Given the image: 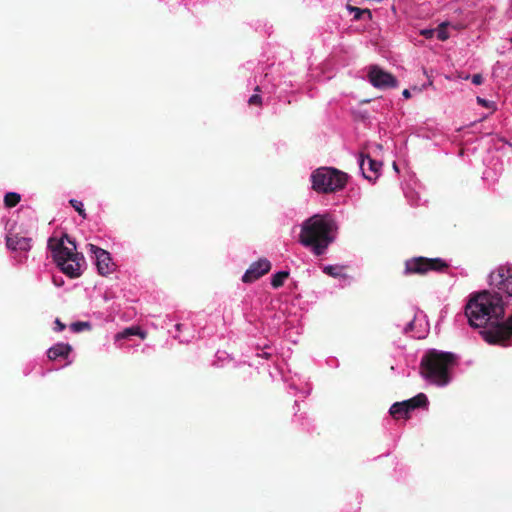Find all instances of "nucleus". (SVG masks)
<instances>
[{"label": "nucleus", "mask_w": 512, "mask_h": 512, "mask_svg": "<svg viewBox=\"0 0 512 512\" xmlns=\"http://www.w3.org/2000/svg\"><path fill=\"white\" fill-rule=\"evenodd\" d=\"M180 327H181V324L176 325L177 330H180Z\"/></svg>", "instance_id": "nucleus-32"}, {"label": "nucleus", "mask_w": 512, "mask_h": 512, "mask_svg": "<svg viewBox=\"0 0 512 512\" xmlns=\"http://www.w3.org/2000/svg\"><path fill=\"white\" fill-rule=\"evenodd\" d=\"M472 83L475 85H481L483 83V76L481 74H474L472 76Z\"/></svg>", "instance_id": "nucleus-25"}, {"label": "nucleus", "mask_w": 512, "mask_h": 512, "mask_svg": "<svg viewBox=\"0 0 512 512\" xmlns=\"http://www.w3.org/2000/svg\"><path fill=\"white\" fill-rule=\"evenodd\" d=\"M248 104L249 105H256V106H261L262 105V98L260 95L258 94H254L252 95L249 100H248Z\"/></svg>", "instance_id": "nucleus-24"}, {"label": "nucleus", "mask_w": 512, "mask_h": 512, "mask_svg": "<svg viewBox=\"0 0 512 512\" xmlns=\"http://www.w3.org/2000/svg\"><path fill=\"white\" fill-rule=\"evenodd\" d=\"M48 246L52 251L53 260L65 275L70 278L81 275L80 260H83V256L76 252L75 242L67 234L59 240L49 239Z\"/></svg>", "instance_id": "nucleus-4"}, {"label": "nucleus", "mask_w": 512, "mask_h": 512, "mask_svg": "<svg viewBox=\"0 0 512 512\" xmlns=\"http://www.w3.org/2000/svg\"><path fill=\"white\" fill-rule=\"evenodd\" d=\"M477 102L484 107H490V103L483 98L477 97Z\"/></svg>", "instance_id": "nucleus-28"}, {"label": "nucleus", "mask_w": 512, "mask_h": 512, "mask_svg": "<svg viewBox=\"0 0 512 512\" xmlns=\"http://www.w3.org/2000/svg\"><path fill=\"white\" fill-rule=\"evenodd\" d=\"M91 328H92L91 323L86 322V321H78V322H74L70 325V329L75 333H79L84 330H91Z\"/></svg>", "instance_id": "nucleus-21"}, {"label": "nucleus", "mask_w": 512, "mask_h": 512, "mask_svg": "<svg viewBox=\"0 0 512 512\" xmlns=\"http://www.w3.org/2000/svg\"><path fill=\"white\" fill-rule=\"evenodd\" d=\"M131 336H139L142 339H144L146 337V332L142 331L138 326H131L117 333L115 335V341H119L121 339H128Z\"/></svg>", "instance_id": "nucleus-15"}, {"label": "nucleus", "mask_w": 512, "mask_h": 512, "mask_svg": "<svg viewBox=\"0 0 512 512\" xmlns=\"http://www.w3.org/2000/svg\"><path fill=\"white\" fill-rule=\"evenodd\" d=\"M449 265L441 258L414 257L405 262V274L424 275L429 271L444 272Z\"/></svg>", "instance_id": "nucleus-6"}, {"label": "nucleus", "mask_w": 512, "mask_h": 512, "mask_svg": "<svg viewBox=\"0 0 512 512\" xmlns=\"http://www.w3.org/2000/svg\"><path fill=\"white\" fill-rule=\"evenodd\" d=\"M347 8L350 12L354 13V20H360L364 14H366L369 19L372 18V13L369 9H361L351 5H348Z\"/></svg>", "instance_id": "nucleus-20"}, {"label": "nucleus", "mask_w": 512, "mask_h": 512, "mask_svg": "<svg viewBox=\"0 0 512 512\" xmlns=\"http://www.w3.org/2000/svg\"><path fill=\"white\" fill-rule=\"evenodd\" d=\"M370 83L380 89L394 88L397 86V79L388 72L383 71L377 66H373L368 74Z\"/></svg>", "instance_id": "nucleus-8"}, {"label": "nucleus", "mask_w": 512, "mask_h": 512, "mask_svg": "<svg viewBox=\"0 0 512 512\" xmlns=\"http://www.w3.org/2000/svg\"><path fill=\"white\" fill-rule=\"evenodd\" d=\"M343 270H344V267L338 266V265H329V266L324 267V273H326L327 275L334 277V278L344 277L345 275L343 273Z\"/></svg>", "instance_id": "nucleus-19"}, {"label": "nucleus", "mask_w": 512, "mask_h": 512, "mask_svg": "<svg viewBox=\"0 0 512 512\" xmlns=\"http://www.w3.org/2000/svg\"><path fill=\"white\" fill-rule=\"evenodd\" d=\"M289 277L288 271H280L272 276L271 285L273 288H279L284 284V281Z\"/></svg>", "instance_id": "nucleus-17"}, {"label": "nucleus", "mask_w": 512, "mask_h": 512, "mask_svg": "<svg viewBox=\"0 0 512 512\" xmlns=\"http://www.w3.org/2000/svg\"><path fill=\"white\" fill-rule=\"evenodd\" d=\"M402 95L406 99L411 97V93H410V91L408 89H404L403 92H402Z\"/></svg>", "instance_id": "nucleus-29"}, {"label": "nucleus", "mask_w": 512, "mask_h": 512, "mask_svg": "<svg viewBox=\"0 0 512 512\" xmlns=\"http://www.w3.org/2000/svg\"><path fill=\"white\" fill-rule=\"evenodd\" d=\"M489 283L512 298V265H503L491 272Z\"/></svg>", "instance_id": "nucleus-7"}, {"label": "nucleus", "mask_w": 512, "mask_h": 512, "mask_svg": "<svg viewBox=\"0 0 512 512\" xmlns=\"http://www.w3.org/2000/svg\"><path fill=\"white\" fill-rule=\"evenodd\" d=\"M456 363V356L450 352L429 350L421 359V375L437 385H446L450 381L449 370Z\"/></svg>", "instance_id": "nucleus-3"}, {"label": "nucleus", "mask_w": 512, "mask_h": 512, "mask_svg": "<svg viewBox=\"0 0 512 512\" xmlns=\"http://www.w3.org/2000/svg\"><path fill=\"white\" fill-rule=\"evenodd\" d=\"M421 34L426 38H431L435 34V30H423Z\"/></svg>", "instance_id": "nucleus-27"}, {"label": "nucleus", "mask_w": 512, "mask_h": 512, "mask_svg": "<svg viewBox=\"0 0 512 512\" xmlns=\"http://www.w3.org/2000/svg\"><path fill=\"white\" fill-rule=\"evenodd\" d=\"M447 26H448V23L444 22L438 26L437 30H435L437 38L441 41H445L449 38V34L447 32Z\"/></svg>", "instance_id": "nucleus-22"}, {"label": "nucleus", "mask_w": 512, "mask_h": 512, "mask_svg": "<svg viewBox=\"0 0 512 512\" xmlns=\"http://www.w3.org/2000/svg\"><path fill=\"white\" fill-rule=\"evenodd\" d=\"M465 315L471 327L486 328L481 335L489 344L505 346L512 336V315L504 320L505 308L499 293L484 290L472 295Z\"/></svg>", "instance_id": "nucleus-1"}, {"label": "nucleus", "mask_w": 512, "mask_h": 512, "mask_svg": "<svg viewBox=\"0 0 512 512\" xmlns=\"http://www.w3.org/2000/svg\"><path fill=\"white\" fill-rule=\"evenodd\" d=\"M359 166L363 176L372 181L377 179L382 163L372 159L369 155L361 153L359 157Z\"/></svg>", "instance_id": "nucleus-11"}, {"label": "nucleus", "mask_w": 512, "mask_h": 512, "mask_svg": "<svg viewBox=\"0 0 512 512\" xmlns=\"http://www.w3.org/2000/svg\"><path fill=\"white\" fill-rule=\"evenodd\" d=\"M401 402H396L390 407V414L395 419L405 418L408 419L410 417V413L407 408L402 407Z\"/></svg>", "instance_id": "nucleus-16"}, {"label": "nucleus", "mask_w": 512, "mask_h": 512, "mask_svg": "<svg viewBox=\"0 0 512 512\" xmlns=\"http://www.w3.org/2000/svg\"><path fill=\"white\" fill-rule=\"evenodd\" d=\"M21 200V196L15 192H8L4 197V204L6 207H15Z\"/></svg>", "instance_id": "nucleus-18"}, {"label": "nucleus", "mask_w": 512, "mask_h": 512, "mask_svg": "<svg viewBox=\"0 0 512 512\" xmlns=\"http://www.w3.org/2000/svg\"><path fill=\"white\" fill-rule=\"evenodd\" d=\"M271 269V263L266 258L259 259L252 263L242 277L244 283H252L263 275L267 274Z\"/></svg>", "instance_id": "nucleus-10"}, {"label": "nucleus", "mask_w": 512, "mask_h": 512, "mask_svg": "<svg viewBox=\"0 0 512 512\" xmlns=\"http://www.w3.org/2000/svg\"><path fill=\"white\" fill-rule=\"evenodd\" d=\"M32 239L22 237L18 234L6 237V246L13 251H29L31 248Z\"/></svg>", "instance_id": "nucleus-12"}, {"label": "nucleus", "mask_w": 512, "mask_h": 512, "mask_svg": "<svg viewBox=\"0 0 512 512\" xmlns=\"http://www.w3.org/2000/svg\"><path fill=\"white\" fill-rule=\"evenodd\" d=\"M255 91H256V92H260V87H259V86H256Z\"/></svg>", "instance_id": "nucleus-31"}, {"label": "nucleus", "mask_w": 512, "mask_h": 512, "mask_svg": "<svg viewBox=\"0 0 512 512\" xmlns=\"http://www.w3.org/2000/svg\"><path fill=\"white\" fill-rule=\"evenodd\" d=\"M72 351V346L68 343H57L47 351L49 360H56L58 358L67 359Z\"/></svg>", "instance_id": "nucleus-13"}, {"label": "nucleus", "mask_w": 512, "mask_h": 512, "mask_svg": "<svg viewBox=\"0 0 512 512\" xmlns=\"http://www.w3.org/2000/svg\"><path fill=\"white\" fill-rule=\"evenodd\" d=\"M347 179L346 173L331 167H320L311 175L313 190L325 194L343 189Z\"/></svg>", "instance_id": "nucleus-5"}, {"label": "nucleus", "mask_w": 512, "mask_h": 512, "mask_svg": "<svg viewBox=\"0 0 512 512\" xmlns=\"http://www.w3.org/2000/svg\"><path fill=\"white\" fill-rule=\"evenodd\" d=\"M428 403L427 396L424 393H419L416 396L402 401L401 406L408 409L409 413L416 408L425 407Z\"/></svg>", "instance_id": "nucleus-14"}, {"label": "nucleus", "mask_w": 512, "mask_h": 512, "mask_svg": "<svg viewBox=\"0 0 512 512\" xmlns=\"http://www.w3.org/2000/svg\"><path fill=\"white\" fill-rule=\"evenodd\" d=\"M90 251L96 257V266L99 274L105 276L114 271L115 265L112 262L109 252L93 244H90Z\"/></svg>", "instance_id": "nucleus-9"}, {"label": "nucleus", "mask_w": 512, "mask_h": 512, "mask_svg": "<svg viewBox=\"0 0 512 512\" xmlns=\"http://www.w3.org/2000/svg\"><path fill=\"white\" fill-rule=\"evenodd\" d=\"M336 230L337 225L328 214H315L303 222L299 242L320 256L334 242Z\"/></svg>", "instance_id": "nucleus-2"}, {"label": "nucleus", "mask_w": 512, "mask_h": 512, "mask_svg": "<svg viewBox=\"0 0 512 512\" xmlns=\"http://www.w3.org/2000/svg\"><path fill=\"white\" fill-rule=\"evenodd\" d=\"M65 324H63L58 318L55 320V330L61 332L65 329Z\"/></svg>", "instance_id": "nucleus-26"}, {"label": "nucleus", "mask_w": 512, "mask_h": 512, "mask_svg": "<svg viewBox=\"0 0 512 512\" xmlns=\"http://www.w3.org/2000/svg\"><path fill=\"white\" fill-rule=\"evenodd\" d=\"M412 326H413V322H410V323L408 324L407 328H406V331H407L408 329H412Z\"/></svg>", "instance_id": "nucleus-30"}, {"label": "nucleus", "mask_w": 512, "mask_h": 512, "mask_svg": "<svg viewBox=\"0 0 512 512\" xmlns=\"http://www.w3.org/2000/svg\"><path fill=\"white\" fill-rule=\"evenodd\" d=\"M70 205L79 213V215L86 219L87 218V214L85 212V209L83 207V203L81 201H78L76 199H71L69 201Z\"/></svg>", "instance_id": "nucleus-23"}]
</instances>
